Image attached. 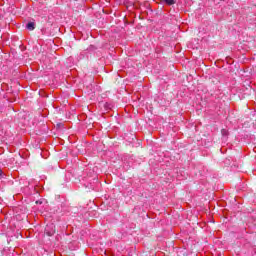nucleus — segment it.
I'll use <instances>...</instances> for the list:
<instances>
[{"mask_svg": "<svg viewBox=\"0 0 256 256\" xmlns=\"http://www.w3.org/2000/svg\"><path fill=\"white\" fill-rule=\"evenodd\" d=\"M45 233L48 235V237H53L55 235V225L49 224L45 228Z\"/></svg>", "mask_w": 256, "mask_h": 256, "instance_id": "nucleus-1", "label": "nucleus"}, {"mask_svg": "<svg viewBox=\"0 0 256 256\" xmlns=\"http://www.w3.org/2000/svg\"><path fill=\"white\" fill-rule=\"evenodd\" d=\"M26 29H28V31L35 30V22H28L26 25Z\"/></svg>", "mask_w": 256, "mask_h": 256, "instance_id": "nucleus-2", "label": "nucleus"}, {"mask_svg": "<svg viewBox=\"0 0 256 256\" xmlns=\"http://www.w3.org/2000/svg\"><path fill=\"white\" fill-rule=\"evenodd\" d=\"M166 5H175V0H162Z\"/></svg>", "mask_w": 256, "mask_h": 256, "instance_id": "nucleus-3", "label": "nucleus"}, {"mask_svg": "<svg viewBox=\"0 0 256 256\" xmlns=\"http://www.w3.org/2000/svg\"><path fill=\"white\" fill-rule=\"evenodd\" d=\"M0 177H3V170L0 169Z\"/></svg>", "mask_w": 256, "mask_h": 256, "instance_id": "nucleus-4", "label": "nucleus"}]
</instances>
